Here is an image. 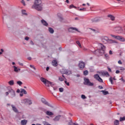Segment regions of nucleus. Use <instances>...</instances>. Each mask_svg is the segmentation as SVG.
<instances>
[{
    "label": "nucleus",
    "mask_w": 125,
    "mask_h": 125,
    "mask_svg": "<svg viewBox=\"0 0 125 125\" xmlns=\"http://www.w3.org/2000/svg\"><path fill=\"white\" fill-rule=\"evenodd\" d=\"M45 114H46L47 116H53L54 114L53 113L51 112L50 111H47L45 112Z\"/></svg>",
    "instance_id": "obj_19"
},
{
    "label": "nucleus",
    "mask_w": 125,
    "mask_h": 125,
    "mask_svg": "<svg viewBox=\"0 0 125 125\" xmlns=\"http://www.w3.org/2000/svg\"><path fill=\"white\" fill-rule=\"evenodd\" d=\"M62 70L63 72H61L62 74H65V75H71V74H72L71 71H68L66 69H62Z\"/></svg>",
    "instance_id": "obj_12"
},
{
    "label": "nucleus",
    "mask_w": 125,
    "mask_h": 125,
    "mask_svg": "<svg viewBox=\"0 0 125 125\" xmlns=\"http://www.w3.org/2000/svg\"><path fill=\"white\" fill-rule=\"evenodd\" d=\"M0 51H1V52H2H2H3V49H0Z\"/></svg>",
    "instance_id": "obj_64"
},
{
    "label": "nucleus",
    "mask_w": 125,
    "mask_h": 125,
    "mask_svg": "<svg viewBox=\"0 0 125 125\" xmlns=\"http://www.w3.org/2000/svg\"><path fill=\"white\" fill-rule=\"evenodd\" d=\"M97 81L99 82V83H103V80H102L100 76L99 77V78L97 79Z\"/></svg>",
    "instance_id": "obj_33"
},
{
    "label": "nucleus",
    "mask_w": 125,
    "mask_h": 125,
    "mask_svg": "<svg viewBox=\"0 0 125 125\" xmlns=\"http://www.w3.org/2000/svg\"><path fill=\"white\" fill-rule=\"evenodd\" d=\"M52 64L54 67H56V66L58 65V63H57V61H56V60H54L52 61Z\"/></svg>",
    "instance_id": "obj_17"
},
{
    "label": "nucleus",
    "mask_w": 125,
    "mask_h": 125,
    "mask_svg": "<svg viewBox=\"0 0 125 125\" xmlns=\"http://www.w3.org/2000/svg\"><path fill=\"white\" fill-rule=\"evenodd\" d=\"M7 91L9 93H10L12 96V98L15 97V91L11 88L10 87H8L7 88Z\"/></svg>",
    "instance_id": "obj_5"
},
{
    "label": "nucleus",
    "mask_w": 125,
    "mask_h": 125,
    "mask_svg": "<svg viewBox=\"0 0 125 125\" xmlns=\"http://www.w3.org/2000/svg\"><path fill=\"white\" fill-rule=\"evenodd\" d=\"M99 21H100V18H95L93 20V22H99Z\"/></svg>",
    "instance_id": "obj_25"
},
{
    "label": "nucleus",
    "mask_w": 125,
    "mask_h": 125,
    "mask_svg": "<svg viewBox=\"0 0 125 125\" xmlns=\"http://www.w3.org/2000/svg\"><path fill=\"white\" fill-rule=\"evenodd\" d=\"M76 43L79 46V47H82V45L79 41H76Z\"/></svg>",
    "instance_id": "obj_34"
},
{
    "label": "nucleus",
    "mask_w": 125,
    "mask_h": 125,
    "mask_svg": "<svg viewBox=\"0 0 125 125\" xmlns=\"http://www.w3.org/2000/svg\"><path fill=\"white\" fill-rule=\"evenodd\" d=\"M118 64H120V65H122V64H123V62H122V61H121V60H119L118 62Z\"/></svg>",
    "instance_id": "obj_47"
},
{
    "label": "nucleus",
    "mask_w": 125,
    "mask_h": 125,
    "mask_svg": "<svg viewBox=\"0 0 125 125\" xmlns=\"http://www.w3.org/2000/svg\"><path fill=\"white\" fill-rule=\"evenodd\" d=\"M72 124H75V123H73L72 122H69L68 125H72Z\"/></svg>",
    "instance_id": "obj_60"
},
{
    "label": "nucleus",
    "mask_w": 125,
    "mask_h": 125,
    "mask_svg": "<svg viewBox=\"0 0 125 125\" xmlns=\"http://www.w3.org/2000/svg\"><path fill=\"white\" fill-rule=\"evenodd\" d=\"M79 67L80 70H83L84 68V62H81L79 64Z\"/></svg>",
    "instance_id": "obj_11"
},
{
    "label": "nucleus",
    "mask_w": 125,
    "mask_h": 125,
    "mask_svg": "<svg viewBox=\"0 0 125 125\" xmlns=\"http://www.w3.org/2000/svg\"><path fill=\"white\" fill-rule=\"evenodd\" d=\"M42 3L41 0H35L32 7L38 11H42Z\"/></svg>",
    "instance_id": "obj_1"
},
{
    "label": "nucleus",
    "mask_w": 125,
    "mask_h": 125,
    "mask_svg": "<svg viewBox=\"0 0 125 125\" xmlns=\"http://www.w3.org/2000/svg\"><path fill=\"white\" fill-rule=\"evenodd\" d=\"M21 2L23 5H24V6L26 5V3H25V1H24V0H21Z\"/></svg>",
    "instance_id": "obj_39"
},
{
    "label": "nucleus",
    "mask_w": 125,
    "mask_h": 125,
    "mask_svg": "<svg viewBox=\"0 0 125 125\" xmlns=\"http://www.w3.org/2000/svg\"><path fill=\"white\" fill-rule=\"evenodd\" d=\"M109 54H110V55H112V54H113V52L111 50L109 51Z\"/></svg>",
    "instance_id": "obj_54"
},
{
    "label": "nucleus",
    "mask_w": 125,
    "mask_h": 125,
    "mask_svg": "<svg viewBox=\"0 0 125 125\" xmlns=\"http://www.w3.org/2000/svg\"><path fill=\"white\" fill-rule=\"evenodd\" d=\"M115 31L116 33L121 34V33H123V28H122V27H117L115 28Z\"/></svg>",
    "instance_id": "obj_10"
},
{
    "label": "nucleus",
    "mask_w": 125,
    "mask_h": 125,
    "mask_svg": "<svg viewBox=\"0 0 125 125\" xmlns=\"http://www.w3.org/2000/svg\"><path fill=\"white\" fill-rule=\"evenodd\" d=\"M119 70H121V71H124V70H125V68L124 67H120Z\"/></svg>",
    "instance_id": "obj_48"
},
{
    "label": "nucleus",
    "mask_w": 125,
    "mask_h": 125,
    "mask_svg": "<svg viewBox=\"0 0 125 125\" xmlns=\"http://www.w3.org/2000/svg\"><path fill=\"white\" fill-rule=\"evenodd\" d=\"M98 47L100 49H97L94 52V54H97L96 52H99L102 54H104L105 53V50H106V46L103 45L102 43H99Z\"/></svg>",
    "instance_id": "obj_2"
},
{
    "label": "nucleus",
    "mask_w": 125,
    "mask_h": 125,
    "mask_svg": "<svg viewBox=\"0 0 125 125\" xmlns=\"http://www.w3.org/2000/svg\"><path fill=\"white\" fill-rule=\"evenodd\" d=\"M81 98H82V99H85L86 98V97H85L84 95H82Z\"/></svg>",
    "instance_id": "obj_42"
},
{
    "label": "nucleus",
    "mask_w": 125,
    "mask_h": 125,
    "mask_svg": "<svg viewBox=\"0 0 125 125\" xmlns=\"http://www.w3.org/2000/svg\"><path fill=\"white\" fill-rule=\"evenodd\" d=\"M59 90H60V92H63L64 89H63V88H60Z\"/></svg>",
    "instance_id": "obj_46"
},
{
    "label": "nucleus",
    "mask_w": 125,
    "mask_h": 125,
    "mask_svg": "<svg viewBox=\"0 0 125 125\" xmlns=\"http://www.w3.org/2000/svg\"><path fill=\"white\" fill-rule=\"evenodd\" d=\"M109 81L110 82L111 84H113V78L112 77L109 78Z\"/></svg>",
    "instance_id": "obj_40"
},
{
    "label": "nucleus",
    "mask_w": 125,
    "mask_h": 125,
    "mask_svg": "<svg viewBox=\"0 0 125 125\" xmlns=\"http://www.w3.org/2000/svg\"><path fill=\"white\" fill-rule=\"evenodd\" d=\"M107 17H109V18H110L112 21H114V20H115V17H114L113 15H108Z\"/></svg>",
    "instance_id": "obj_23"
},
{
    "label": "nucleus",
    "mask_w": 125,
    "mask_h": 125,
    "mask_svg": "<svg viewBox=\"0 0 125 125\" xmlns=\"http://www.w3.org/2000/svg\"><path fill=\"white\" fill-rule=\"evenodd\" d=\"M11 107L12 108L13 111H14V112H15V113H18V109H17V108H16V107H15V106H14V105L12 104Z\"/></svg>",
    "instance_id": "obj_15"
},
{
    "label": "nucleus",
    "mask_w": 125,
    "mask_h": 125,
    "mask_svg": "<svg viewBox=\"0 0 125 125\" xmlns=\"http://www.w3.org/2000/svg\"><path fill=\"white\" fill-rule=\"evenodd\" d=\"M27 59H28L29 60H32V58H31V57H28V58H27Z\"/></svg>",
    "instance_id": "obj_59"
},
{
    "label": "nucleus",
    "mask_w": 125,
    "mask_h": 125,
    "mask_svg": "<svg viewBox=\"0 0 125 125\" xmlns=\"http://www.w3.org/2000/svg\"><path fill=\"white\" fill-rule=\"evenodd\" d=\"M83 50L86 51L87 50V49H86V48H83Z\"/></svg>",
    "instance_id": "obj_63"
},
{
    "label": "nucleus",
    "mask_w": 125,
    "mask_h": 125,
    "mask_svg": "<svg viewBox=\"0 0 125 125\" xmlns=\"http://www.w3.org/2000/svg\"><path fill=\"white\" fill-rule=\"evenodd\" d=\"M41 22L44 26H48V23H47V22L44 20H42L41 21Z\"/></svg>",
    "instance_id": "obj_22"
},
{
    "label": "nucleus",
    "mask_w": 125,
    "mask_h": 125,
    "mask_svg": "<svg viewBox=\"0 0 125 125\" xmlns=\"http://www.w3.org/2000/svg\"><path fill=\"white\" fill-rule=\"evenodd\" d=\"M112 38H114L115 40H118V41H120L121 42H125V38L122 37V36L114 35L113 34L110 35Z\"/></svg>",
    "instance_id": "obj_4"
},
{
    "label": "nucleus",
    "mask_w": 125,
    "mask_h": 125,
    "mask_svg": "<svg viewBox=\"0 0 125 125\" xmlns=\"http://www.w3.org/2000/svg\"><path fill=\"white\" fill-rule=\"evenodd\" d=\"M64 83H65V84H66V85H68V86L70 85V83H69V82H67V81H64Z\"/></svg>",
    "instance_id": "obj_41"
},
{
    "label": "nucleus",
    "mask_w": 125,
    "mask_h": 125,
    "mask_svg": "<svg viewBox=\"0 0 125 125\" xmlns=\"http://www.w3.org/2000/svg\"><path fill=\"white\" fill-rule=\"evenodd\" d=\"M41 101L43 104H44V105H47V106H49V107H50L51 105H50V104L47 102L44 98H42L41 99Z\"/></svg>",
    "instance_id": "obj_9"
},
{
    "label": "nucleus",
    "mask_w": 125,
    "mask_h": 125,
    "mask_svg": "<svg viewBox=\"0 0 125 125\" xmlns=\"http://www.w3.org/2000/svg\"><path fill=\"white\" fill-rule=\"evenodd\" d=\"M21 93H24V94H27V91L24 89H21Z\"/></svg>",
    "instance_id": "obj_28"
},
{
    "label": "nucleus",
    "mask_w": 125,
    "mask_h": 125,
    "mask_svg": "<svg viewBox=\"0 0 125 125\" xmlns=\"http://www.w3.org/2000/svg\"><path fill=\"white\" fill-rule=\"evenodd\" d=\"M46 71H48V70H49V67H47L46 68Z\"/></svg>",
    "instance_id": "obj_57"
},
{
    "label": "nucleus",
    "mask_w": 125,
    "mask_h": 125,
    "mask_svg": "<svg viewBox=\"0 0 125 125\" xmlns=\"http://www.w3.org/2000/svg\"><path fill=\"white\" fill-rule=\"evenodd\" d=\"M61 118V115L57 116L55 117V118L53 119V121H54L55 122H58V121L60 120Z\"/></svg>",
    "instance_id": "obj_16"
},
{
    "label": "nucleus",
    "mask_w": 125,
    "mask_h": 125,
    "mask_svg": "<svg viewBox=\"0 0 125 125\" xmlns=\"http://www.w3.org/2000/svg\"><path fill=\"white\" fill-rule=\"evenodd\" d=\"M25 41H29V37H26L25 38Z\"/></svg>",
    "instance_id": "obj_51"
},
{
    "label": "nucleus",
    "mask_w": 125,
    "mask_h": 125,
    "mask_svg": "<svg viewBox=\"0 0 125 125\" xmlns=\"http://www.w3.org/2000/svg\"><path fill=\"white\" fill-rule=\"evenodd\" d=\"M9 94V92H8V91L5 92V95H6V96H7V95H8Z\"/></svg>",
    "instance_id": "obj_52"
},
{
    "label": "nucleus",
    "mask_w": 125,
    "mask_h": 125,
    "mask_svg": "<svg viewBox=\"0 0 125 125\" xmlns=\"http://www.w3.org/2000/svg\"><path fill=\"white\" fill-rule=\"evenodd\" d=\"M22 13L23 15H27V13H26V11L25 10L22 11Z\"/></svg>",
    "instance_id": "obj_38"
},
{
    "label": "nucleus",
    "mask_w": 125,
    "mask_h": 125,
    "mask_svg": "<svg viewBox=\"0 0 125 125\" xmlns=\"http://www.w3.org/2000/svg\"><path fill=\"white\" fill-rule=\"evenodd\" d=\"M119 73H120V71L119 70H116V74H119Z\"/></svg>",
    "instance_id": "obj_55"
},
{
    "label": "nucleus",
    "mask_w": 125,
    "mask_h": 125,
    "mask_svg": "<svg viewBox=\"0 0 125 125\" xmlns=\"http://www.w3.org/2000/svg\"><path fill=\"white\" fill-rule=\"evenodd\" d=\"M69 125H79V124H76L75 123L72 124H69Z\"/></svg>",
    "instance_id": "obj_56"
},
{
    "label": "nucleus",
    "mask_w": 125,
    "mask_h": 125,
    "mask_svg": "<svg viewBox=\"0 0 125 125\" xmlns=\"http://www.w3.org/2000/svg\"><path fill=\"white\" fill-rule=\"evenodd\" d=\"M48 31L51 34H53V33H54V30L51 27L49 28Z\"/></svg>",
    "instance_id": "obj_26"
},
{
    "label": "nucleus",
    "mask_w": 125,
    "mask_h": 125,
    "mask_svg": "<svg viewBox=\"0 0 125 125\" xmlns=\"http://www.w3.org/2000/svg\"><path fill=\"white\" fill-rule=\"evenodd\" d=\"M123 121H125V116H124L123 117H120V122H123Z\"/></svg>",
    "instance_id": "obj_36"
},
{
    "label": "nucleus",
    "mask_w": 125,
    "mask_h": 125,
    "mask_svg": "<svg viewBox=\"0 0 125 125\" xmlns=\"http://www.w3.org/2000/svg\"><path fill=\"white\" fill-rule=\"evenodd\" d=\"M99 88H100V89H103V87L101 85H99Z\"/></svg>",
    "instance_id": "obj_50"
},
{
    "label": "nucleus",
    "mask_w": 125,
    "mask_h": 125,
    "mask_svg": "<svg viewBox=\"0 0 125 125\" xmlns=\"http://www.w3.org/2000/svg\"><path fill=\"white\" fill-rule=\"evenodd\" d=\"M99 77L100 76H99V75L98 74H95V75H94V78L95 79H96V80H97L98 79H99Z\"/></svg>",
    "instance_id": "obj_30"
},
{
    "label": "nucleus",
    "mask_w": 125,
    "mask_h": 125,
    "mask_svg": "<svg viewBox=\"0 0 125 125\" xmlns=\"http://www.w3.org/2000/svg\"><path fill=\"white\" fill-rule=\"evenodd\" d=\"M77 31V32H78L79 31L78 30V29L76 28H73V27H70L68 29L69 32H71L72 33H74V31Z\"/></svg>",
    "instance_id": "obj_14"
},
{
    "label": "nucleus",
    "mask_w": 125,
    "mask_h": 125,
    "mask_svg": "<svg viewBox=\"0 0 125 125\" xmlns=\"http://www.w3.org/2000/svg\"><path fill=\"white\" fill-rule=\"evenodd\" d=\"M102 91L104 95H107V94H109V92H108L107 91L103 90Z\"/></svg>",
    "instance_id": "obj_29"
},
{
    "label": "nucleus",
    "mask_w": 125,
    "mask_h": 125,
    "mask_svg": "<svg viewBox=\"0 0 125 125\" xmlns=\"http://www.w3.org/2000/svg\"><path fill=\"white\" fill-rule=\"evenodd\" d=\"M41 110L43 111V112H44V113H45L46 112V110L45 109L41 108Z\"/></svg>",
    "instance_id": "obj_49"
},
{
    "label": "nucleus",
    "mask_w": 125,
    "mask_h": 125,
    "mask_svg": "<svg viewBox=\"0 0 125 125\" xmlns=\"http://www.w3.org/2000/svg\"><path fill=\"white\" fill-rule=\"evenodd\" d=\"M30 68H32L33 69H34V70H36V67L34 65L30 64Z\"/></svg>",
    "instance_id": "obj_45"
},
{
    "label": "nucleus",
    "mask_w": 125,
    "mask_h": 125,
    "mask_svg": "<svg viewBox=\"0 0 125 125\" xmlns=\"http://www.w3.org/2000/svg\"><path fill=\"white\" fill-rule=\"evenodd\" d=\"M101 74L102 76H110L109 73L107 71L102 72Z\"/></svg>",
    "instance_id": "obj_18"
},
{
    "label": "nucleus",
    "mask_w": 125,
    "mask_h": 125,
    "mask_svg": "<svg viewBox=\"0 0 125 125\" xmlns=\"http://www.w3.org/2000/svg\"><path fill=\"white\" fill-rule=\"evenodd\" d=\"M83 75L84 76H87L88 75V71L87 70L83 71Z\"/></svg>",
    "instance_id": "obj_31"
},
{
    "label": "nucleus",
    "mask_w": 125,
    "mask_h": 125,
    "mask_svg": "<svg viewBox=\"0 0 125 125\" xmlns=\"http://www.w3.org/2000/svg\"><path fill=\"white\" fill-rule=\"evenodd\" d=\"M80 10H82L83 11H86V8H80Z\"/></svg>",
    "instance_id": "obj_44"
},
{
    "label": "nucleus",
    "mask_w": 125,
    "mask_h": 125,
    "mask_svg": "<svg viewBox=\"0 0 125 125\" xmlns=\"http://www.w3.org/2000/svg\"><path fill=\"white\" fill-rule=\"evenodd\" d=\"M84 84H85L86 85H89V86H93V83L90 82L89 79L87 78L84 79Z\"/></svg>",
    "instance_id": "obj_6"
},
{
    "label": "nucleus",
    "mask_w": 125,
    "mask_h": 125,
    "mask_svg": "<svg viewBox=\"0 0 125 125\" xmlns=\"http://www.w3.org/2000/svg\"><path fill=\"white\" fill-rule=\"evenodd\" d=\"M107 69H108V72H112V70H111V68L107 67Z\"/></svg>",
    "instance_id": "obj_53"
},
{
    "label": "nucleus",
    "mask_w": 125,
    "mask_h": 125,
    "mask_svg": "<svg viewBox=\"0 0 125 125\" xmlns=\"http://www.w3.org/2000/svg\"><path fill=\"white\" fill-rule=\"evenodd\" d=\"M21 103H24V104L28 103L29 105H32V101L29 99L22 100Z\"/></svg>",
    "instance_id": "obj_7"
},
{
    "label": "nucleus",
    "mask_w": 125,
    "mask_h": 125,
    "mask_svg": "<svg viewBox=\"0 0 125 125\" xmlns=\"http://www.w3.org/2000/svg\"><path fill=\"white\" fill-rule=\"evenodd\" d=\"M30 43H31V44H33V45H34V42H33V41H30Z\"/></svg>",
    "instance_id": "obj_58"
},
{
    "label": "nucleus",
    "mask_w": 125,
    "mask_h": 125,
    "mask_svg": "<svg viewBox=\"0 0 125 125\" xmlns=\"http://www.w3.org/2000/svg\"><path fill=\"white\" fill-rule=\"evenodd\" d=\"M86 4L88 6H90V4H89V3H87Z\"/></svg>",
    "instance_id": "obj_61"
},
{
    "label": "nucleus",
    "mask_w": 125,
    "mask_h": 125,
    "mask_svg": "<svg viewBox=\"0 0 125 125\" xmlns=\"http://www.w3.org/2000/svg\"><path fill=\"white\" fill-rule=\"evenodd\" d=\"M107 42V43H118V42L117 41L109 39Z\"/></svg>",
    "instance_id": "obj_13"
},
{
    "label": "nucleus",
    "mask_w": 125,
    "mask_h": 125,
    "mask_svg": "<svg viewBox=\"0 0 125 125\" xmlns=\"http://www.w3.org/2000/svg\"><path fill=\"white\" fill-rule=\"evenodd\" d=\"M13 68H14V72H19L20 70H21L20 68H18V67H16V66H13Z\"/></svg>",
    "instance_id": "obj_20"
},
{
    "label": "nucleus",
    "mask_w": 125,
    "mask_h": 125,
    "mask_svg": "<svg viewBox=\"0 0 125 125\" xmlns=\"http://www.w3.org/2000/svg\"><path fill=\"white\" fill-rule=\"evenodd\" d=\"M41 81L44 83V84H45V85H46V86H50L51 85V82L48 81L43 77L41 78Z\"/></svg>",
    "instance_id": "obj_3"
},
{
    "label": "nucleus",
    "mask_w": 125,
    "mask_h": 125,
    "mask_svg": "<svg viewBox=\"0 0 125 125\" xmlns=\"http://www.w3.org/2000/svg\"><path fill=\"white\" fill-rule=\"evenodd\" d=\"M120 125V121L118 120H115L114 122V125Z\"/></svg>",
    "instance_id": "obj_24"
},
{
    "label": "nucleus",
    "mask_w": 125,
    "mask_h": 125,
    "mask_svg": "<svg viewBox=\"0 0 125 125\" xmlns=\"http://www.w3.org/2000/svg\"><path fill=\"white\" fill-rule=\"evenodd\" d=\"M104 57H105V58L106 59H109V55L107 54H105L104 55Z\"/></svg>",
    "instance_id": "obj_43"
},
{
    "label": "nucleus",
    "mask_w": 125,
    "mask_h": 125,
    "mask_svg": "<svg viewBox=\"0 0 125 125\" xmlns=\"http://www.w3.org/2000/svg\"><path fill=\"white\" fill-rule=\"evenodd\" d=\"M71 8H77V7L75 6L74 5L71 4L69 6V9H71Z\"/></svg>",
    "instance_id": "obj_32"
},
{
    "label": "nucleus",
    "mask_w": 125,
    "mask_h": 125,
    "mask_svg": "<svg viewBox=\"0 0 125 125\" xmlns=\"http://www.w3.org/2000/svg\"><path fill=\"white\" fill-rule=\"evenodd\" d=\"M59 81H60V82H63V81H64V78H62V77H59Z\"/></svg>",
    "instance_id": "obj_37"
},
{
    "label": "nucleus",
    "mask_w": 125,
    "mask_h": 125,
    "mask_svg": "<svg viewBox=\"0 0 125 125\" xmlns=\"http://www.w3.org/2000/svg\"><path fill=\"white\" fill-rule=\"evenodd\" d=\"M102 42L104 43H107L109 40V38L107 36H103L101 38Z\"/></svg>",
    "instance_id": "obj_8"
},
{
    "label": "nucleus",
    "mask_w": 125,
    "mask_h": 125,
    "mask_svg": "<svg viewBox=\"0 0 125 125\" xmlns=\"http://www.w3.org/2000/svg\"><path fill=\"white\" fill-rule=\"evenodd\" d=\"M28 122V121L26 120H23L21 121V125H27V123Z\"/></svg>",
    "instance_id": "obj_21"
},
{
    "label": "nucleus",
    "mask_w": 125,
    "mask_h": 125,
    "mask_svg": "<svg viewBox=\"0 0 125 125\" xmlns=\"http://www.w3.org/2000/svg\"><path fill=\"white\" fill-rule=\"evenodd\" d=\"M17 84H19V85H22V84H23V83L21 81H17Z\"/></svg>",
    "instance_id": "obj_35"
},
{
    "label": "nucleus",
    "mask_w": 125,
    "mask_h": 125,
    "mask_svg": "<svg viewBox=\"0 0 125 125\" xmlns=\"http://www.w3.org/2000/svg\"><path fill=\"white\" fill-rule=\"evenodd\" d=\"M8 83L9 84H10V85H13V84H14V81L11 80L9 82H8Z\"/></svg>",
    "instance_id": "obj_27"
},
{
    "label": "nucleus",
    "mask_w": 125,
    "mask_h": 125,
    "mask_svg": "<svg viewBox=\"0 0 125 125\" xmlns=\"http://www.w3.org/2000/svg\"><path fill=\"white\" fill-rule=\"evenodd\" d=\"M66 2L69 3L70 2L69 1V0H66Z\"/></svg>",
    "instance_id": "obj_62"
}]
</instances>
